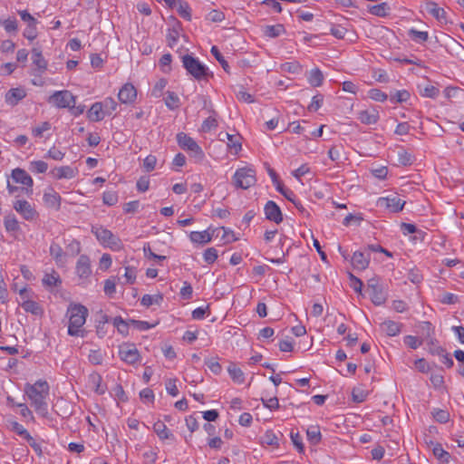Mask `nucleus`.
Returning a JSON list of instances; mask_svg holds the SVG:
<instances>
[{
  "instance_id": "338daca9",
  "label": "nucleus",
  "mask_w": 464,
  "mask_h": 464,
  "mask_svg": "<svg viewBox=\"0 0 464 464\" xmlns=\"http://www.w3.org/2000/svg\"><path fill=\"white\" fill-rule=\"evenodd\" d=\"M51 129V124L48 121L42 122L41 125L33 129L32 132L35 137H42L44 131Z\"/></svg>"
},
{
  "instance_id": "864d4df0",
  "label": "nucleus",
  "mask_w": 464,
  "mask_h": 464,
  "mask_svg": "<svg viewBox=\"0 0 464 464\" xmlns=\"http://www.w3.org/2000/svg\"><path fill=\"white\" fill-rule=\"evenodd\" d=\"M324 96L320 93L314 95L312 98L311 103L308 105V110L310 111H316L323 104Z\"/></svg>"
},
{
  "instance_id": "cd10ccee",
  "label": "nucleus",
  "mask_w": 464,
  "mask_h": 464,
  "mask_svg": "<svg viewBox=\"0 0 464 464\" xmlns=\"http://www.w3.org/2000/svg\"><path fill=\"white\" fill-rule=\"evenodd\" d=\"M227 372L234 382L241 384L245 382V374L236 363L231 362L227 367Z\"/></svg>"
},
{
  "instance_id": "6ab92c4d",
  "label": "nucleus",
  "mask_w": 464,
  "mask_h": 464,
  "mask_svg": "<svg viewBox=\"0 0 464 464\" xmlns=\"http://www.w3.org/2000/svg\"><path fill=\"white\" fill-rule=\"evenodd\" d=\"M379 118V112L374 108L363 110L358 112V120L366 125L375 124Z\"/></svg>"
},
{
  "instance_id": "4468645a",
  "label": "nucleus",
  "mask_w": 464,
  "mask_h": 464,
  "mask_svg": "<svg viewBox=\"0 0 464 464\" xmlns=\"http://www.w3.org/2000/svg\"><path fill=\"white\" fill-rule=\"evenodd\" d=\"M19 295H20L21 298L23 299V302L21 303V306L23 307V309L25 312L31 313L35 315H38L42 313V308L40 307L38 303L28 299L27 289L25 287L19 290Z\"/></svg>"
},
{
  "instance_id": "680f3d73",
  "label": "nucleus",
  "mask_w": 464,
  "mask_h": 464,
  "mask_svg": "<svg viewBox=\"0 0 464 464\" xmlns=\"http://www.w3.org/2000/svg\"><path fill=\"white\" fill-rule=\"evenodd\" d=\"M104 293L111 297L116 293V283L114 279L109 278L105 280Z\"/></svg>"
},
{
  "instance_id": "5fc2aeb1",
  "label": "nucleus",
  "mask_w": 464,
  "mask_h": 464,
  "mask_svg": "<svg viewBox=\"0 0 464 464\" xmlns=\"http://www.w3.org/2000/svg\"><path fill=\"white\" fill-rule=\"evenodd\" d=\"M352 395L353 401L360 403L366 400L368 392L361 388H354Z\"/></svg>"
},
{
  "instance_id": "bf43d9fd",
  "label": "nucleus",
  "mask_w": 464,
  "mask_h": 464,
  "mask_svg": "<svg viewBox=\"0 0 464 464\" xmlns=\"http://www.w3.org/2000/svg\"><path fill=\"white\" fill-rule=\"evenodd\" d=\"M398 161L400 164L407 166L412 163V156L406 150H401L398 152Z\"/></svg>"
},
{
  "instance_id": "8fccbe9b",
  "label": "nucleus",
  "mask_w": 464,
  "mask_h": 464,
  "mask_svg": "<svg viewBox=\"0 0 464 464\" xmlns=\"http://www.w3.org/2000/svg\"><path fill=\"white\" fill-rule=\"evenodd\" d=\"M88 359L92 364L100 365L102 363L103 356L100 350H91Z\"/></svg>"
},
{
  "instance_id": "39448f33",
  "label": "nucleus",
  "mask_w": 464,
  "mask_h": 464,
  "mask_svg": "<svg viewBox=\"0 0 464 464\" xmlns=\"http://www.w3.org/2000/svg\"><path fill=\"white\" fill-rule=\"evenodd\" d=\"M177 142L181 149L188 150L190 153V156L194 157L197 160H202L204 159L205 155L202 149L186 133H178Z\"/></svg>"
},
{
  "instance_id": "473e14b6",
  "label": "nucleus",
  "mask_w": 464,
  "mask_h": 464,
  "mask_svg": "<svg viewBox=\"0 0 464 464\" xmlns=\"http://www.w3.org/2000/svg\"><path fill=\"white\" fill-rule=\"evenodd\" d=\"M307 440L313 445H317L322 440V434L319 427L312 426L306 430Z\"/></svg>"
},
{
  "instance_id": "f257e3e1",
  "label": "nucleus",
  "mask_w": 464,
  "mask_h": 464,
  "mask_svg": "<svg viewBox=\"0 0 464 464\" xmlns=\"http://www.w3.org/2000/svg\"><path fill=\"white\" fill-rule=\"evenodd\" d=\"M49 392L48 382L43 380H38L33 384L26 383L24 386V392L31 401V406L43 417H46L48 414Z\"/></svg>"
},
{
  "instance_id": "f03ea898",
  "label": "nucleus",
  "mask_w": 464,
  "mask_h": 464,
  "mask_svg": "<svg viewBox=\"0 0 464 464\" xmlns=\"http://www.w3.org/2000/svg\"><path fill=\"white\" fill-rule=\"evenodd\" d=\"M66 315L69 317L68 334L71 336H83V324L88 316V309L80 304H71Z\"/></svg>"
},
{
  "instance_id": "774afa93",
  "label": "nucleus",
  "mask_w": 464,
  "mask_h": 464,
  "mask_svg": "<svg viewBox=\"0 0 464 464\" xmlns=\"http://www.w3.org/2000/svg\"><path fill=\"white\" fill-rule=\"evenodd\" d=\"M3 25L6 32L14 33L17 31V21L14 18H7L4 21Z\"/></svg>"
},
{
  "instance_id": "a878e982",
  "label": "nucleus",
  "mask_w": 464,
  "mask_h": 464,
  "mask_svg": "<svg viewBox=\"0 0 464 464\" xmlns=\"http://www.w3.org/2000/svg\"><path fill=\"white\" fill-rule=\"evenodd\" d=\"M260 442L263 446H272L274 448L279 447V438L272 430H268L265 432V434L260 438Z\"/></svg>"
},
{
  "instance_id": "1a4fd4ad",
  "label": "nucleus",
  "mask_w": 464,
  "mask_h": 464,
  "mask_svg": "<svg viewBox=\"0 0 464 464\" xmlns=\"http://www.w3.org/2000/svg\"><path fill=\"white\" fill-rule=\"evenodd\" d=\"M13 208L27 221H33L38 218V213L35 208L24 199H19L14 202Z\"/></svg>"
},
{
  "instance_id": "2eb2a0df",
  "label": "nucleus",
  "mask_w": 464,
  "mask_h": 464,
  "mask_svg": "<svg viewBox=\"0 0 464 464\" xmlns=\"http://www.w3.org/2000/svg\"><path fill=\"white\" fill-rule=\"evenodd\" d=\"M266 218L276 224L283 221V214L280 208L272 200H269L265 206Z\"/></svg>"
},
{
  "instance_id": "dca6fc26",
  "label": "nucleus",
  "mask_w": 464,
  "mask_h": 464,
  "mask_svg": "<svg viewBox=\"0 0 464 464\" xmlns=\"http://www.w3.org/2000/svg\"><path fill=\"white\" fill-rule=\"evenodd\" d=\"M137 97V91L131 83L124 84L118 93V98L122 103H131Z\"/></svg>"
},
{
  "instance_id": "4d7b16f0",
  "label": "nucleus",
  "mask_w": 464,
  "mask_h": 464,
  "mask_svg": "<svg viewBox=\"0 0 464 464\" xmlns=\"http://www.w3.org/2000/svg\"><path fill=\"white\" fill-rule=\"evenodd\" d=\"M290 437L294 446L297 449L298 452L303 453L304 450V447L302 441L301 435L298 432H291Z\"/></svg>"
},
{
  "instance_id": "9d476101",
  "label": "nucleus",
  "mask_w": 464,
  "mask_h": 464,
  "mask_svg": "<svg viewBox=\"0 0 464 464\" xmlns=\"http://www.w3.org/2000/svg\"><path fill=\"white\" fill-rule=\"evenodd\" d=\"M11 177L15 183H19L24 186L25 193L28 196L32 195L34 180L24 169L20 168L13 169Z\"/></svg>"
},
{
  "instance_id": "72a5a7b5",
  "label": "nucleus",
  "mask_w": 464,
  "mask_h": 464,
  "mask_svg": "<svg viewBox=\"0 0 464 464\" xmlns=\"http://www.w3.org/2000/svg\"><path fill=\"white\" fill-rule=\"evenodd\" d=\"M369 11L372 14L384 17L389 14L390 6L387 3H381L378 5H374L370 6Z\"/></svg>"
},
{
  "instance_id": "0eeeda50",
  "label": "nucleus",
  "mask_w": 464,
  "mask_h": 464,
  "mask_svg": "<svg viewBox=\"0 0 464 464\" xmlns=\"http://www.w3.org/2000/svg\"><path fill=\"white\" fill-rule=\"evenodd\" d=\"M48 102L57 108H71L76 103V97L67 90L56 91L49 97Z\"/></svg>"
},
{
  "instance_id": "e2e57ef3",
  "label": "nucleus",
  "mask_w": 464,
  "mask_h": 464,
  "mask_svg": "<svg viewBox=\"0 0 464 464\" xmlns=\"http://www.w3.org/2000/svg\"><path fill=\"white\" fill-rule=\"evenodd\" d=\"M157 164V158L154 155H149L143 161V167L147 172L152 171Z\"/></svg>"
},
{
  "instance_id": "c85d7f7f",
  "label": "nucleus",
  "mask_w": 464,
  "mask_h": 464,
  "mask_svg": "<svg viewBox=\"0 0 464 464\" xmlns=\"http://www.w3.org/2000/svg\"><path fill=\"white\" fill-rule=\"evenodd\" d=\"M153 430L160 440L173 439L174 437L164 422L160 420L154 423Z\"/></svg>"
},
{
  "instance_id": "5701e85b",
  "label": "nucleus",
  "mask_w": 464,
  "mask_h": 464,
  "mask_svg": "<svg viewBox=\"0 0 464 464\" xmlns=\"http://www.w3.org/2000/svg\"><path fill=\"white\" fill-rule=\"evenodd\" d=\"M402 324L392 320H386L381 324V329L388 336H396L401 333Z\"/></svg>"
},
{
  "instance_id": "0e129e2a",
  "label": "nucleus",
  "mask_w": 464,
  "mask_h": 464,
  "mask_svg": "<svg viewBox=\"0 0 464 464\" xmlns=\"http://www.w3.org/2000/svg\"><path fill=\"white\" fill-rule=\"evenodd\" d=\"M404 343L411 349H417L422 344V341L419 340L415 336L406 335L404 337Z\"/></svg>"
},
{
  "instance_id": "f3484780",
  "label": "nucleus",
  "mask_w": 464,
  "mask_h": 464,
  "mask_svg": "<svg viewBox=\"0 0 464 464\" xmlns=\"http://www.w3.org/2000/svg\"><path fill=\"white\" fill-rule=\"evenodd\" d=\"M43 199L48 208L58 210L61 207V197L53 188L44 191Z\"/></svg>"
},
{
  "instance_id": "ea45409f",
  "label": "nucleus",
  "mask_w": 464,
  "mask_h": 464,
  "mask_svg": "<svg viewBox=\"0 0 464 464\" xmlns=\"http://www.w3.org/2000/svg\"><path fill=\"white\" fill-rule=\"evenodd\" d=\"M165 104L169 110H175L179 107V98L173 92H168L165 98Z\"/></svg>"
},
{
  "instance_id": "37998d69",
  "label": "nucleus",
  "mask_w": 464,
  "mask_h": 464,
  "mask_svg": "<svg viewBox=\"0 0 464 464\" xmlns=\"http://www.w3.org/2000/svg\"><path fill=\"white\" fill-rule=\"evenodd\" d=\"M281 70L285 72L297 74L301 72L302 67L297 62L285 63L281 65Z\"/></svg>"
},
{
  "instance_id": "4c0bfd02",
  "label": "nucleus",
  "mask_w": 464,
  "mask_h": 464,
  "mask_svg": "<svg viewBox=\"0 0 464 464\" xmlns=\"http://www.w3.org/2000/svg\"><path fill=\"white\" fill-rule=\"evenodd\" d=\"M50 255L57 264L63 263V250L60 245L53 242L50 246Z\"/></svg>"
},
{
  "instance_id": "20e7f679",
  "label": "nucleus",
  "mask_w": 464,
  "mask_h": 464,
  "mask_svg": "<svg viewBox=\"0 0 464 464\" xmlns=\"http://www.w3.org/2000/svg\"><path fill=\"white\" fill-rule=\"evenodd\" d=\"M92 232L104 246H108L113 250H119L121 247V239L111 230L103 227H92Z\"/></svg>"
},
{
  "instance_id": "7c9ffc66",
  "label": "nucleus",
  "mask_w": 464,
  "mask_h": 464,
  "mask_svg": "<svg viewBox=\"0 0 464 464\" xmlns=\"http://www.w3.org/2000/svg\"><path fill=\"white\" fill-rule=\"evenodd\" d=\"M89 380L96 393L102 395L105 392L106 386L102 385V378L99 373L91 374Z\"/></svg>"
},
{
  "instance_id": "2f4dec72",
  "label": "nucleus",
  "mask_w": 464,
  "mask_h": 464,
  "mask_svg": "<svg viewBox=\"0 0 464 464\" xmlns=\"http://www.w3.org/2000/svg\"><path fill=\"white\" fill-rule=\"evenodd\" d=\"M189 237L193 243L206 244L211 241V236L208 231H193L190 233Z\"/></svg>"
},
{
  "instance_id": "a18cd8bd",
  "label": "nucleus",
  "mask_w": 464,
  "mask_h": 464,
  "mask_svg": "<svg viewBox=\"0 0 464 464\" xmlns=\"http://www.w3.org/2000/svg\"><path fill=\"white\" fill-rule=\"evenodd\" d=\"M48 169V164L44 160H34L30 163L29 169L35 173H44Z\"/></svg>"
},
{
  "instance_id": "c756f323",
  "label": "nucleus",
  "mask_w": 464,
  "mask_h": 464,
  "mask_svg": "<svg viewBox=\"0 0 464 464\" xmlns=\"http://www.w3.org/2000/svg\"><path fill=\"white\" fill-rule=\"evenodd\" d=\"M42 283L45 287L60 286L62 280L57 272L53 271L50 274H45L42 279Z\"/></svg>"
},
{
  "instance_id": "c9c22d12",
  "label": "nucleus",
  "mask_w": 464,
  "mask_h": 464,
  "mask_svg": "<svg viewBox=\"0 0 464 464\" xmlns=\"http://www.w3.org/2000/svg\"><path fill=\"white\" fill-rule=\"evenodd\" d=\"M227 139V147L230 150H234V154H237L241 150L240 137L237 135H231L228 133L225 134Z\"/></svg>"
},
{
  "instance_id": "ddd939ff",
  "label": "nucleus",
  "mask_w": 464,
  "mask_h": 464,
  "mask_svg": "<svg viewBox=\"0 0 464 464\" xmlns=\"http://www.w3.org/2000/svg\"><path fill=\"white\" fill-rule=\"evenodd\" d=\"M32 61L34 68L33 69L34 76H41L47 69V61L44 58L42 51L39 48L32 50Z\"/></svg>"
},
{
  "instance_id": "f8f14e48",
  "label": "nucleus",
  "mask_w": 464,
  "mask_h": 464,
  "mask_svg": "<svg viewBox=\"0 0 464 464\" xmlns=\"http://www.w3.org/2000/svg\"><path fill=\"white\" fill-rule=\"evenodd\" d=\"M75 271L79 278L82 280V284L90 277L92 274L91 261L86 255L80 256L76 263Z\"/></svg>"
},
{
  "instance_id": "a19ab883",
  "label": "nucleus",
  "mask_w": 464,
  "mask_h": 464,
  "mask_svg": "<svg viewBox=\"0 0 464 464\" xmlns=\"http://www.w3.org/2000/svg\"><path fill=\"white\" fill-rule=\"evenodd\" d=\"M368 294L374 304L380 305L385 301V296L381 287L373 288V290L368 292Z\"/></svg>"
},
{
  "instance_id": "09e8293b",
  "label": "nucleus",
  "mask_w": 464,
  "mask_h": 464,
  "mask_svg": "<svg viewBox=\"0 0 464 464\" xmlns=\"http://www.w3.org/2000/svg\"><path fill=\"white\" fill-rule=\"evenodd\" d=\"M102 200L107 206H114L118 202V194L115 191H105L102 195Z\"/></svg>"
},
{
  "instance_id": "4be33fe9",
  "label": "nucleus",
  "mask_w": 464,
  "mask_h": 464,
  "mask_svg": "<svg viewBox=\"0 0 464 464\" xmlns=\"http://www.w3.org/2000/svg\"><path fill=\"white\" fill-rule=\"evenodd\" d=\"M4 226L8 233H11L14 237L16 234L21 231L19 222L14 215H6L4 218Z\"/></svg>"
},
{
  "instance_id": "6e6552de",
  "label": "nucleus",
  "mask_w": 464,
  "mask_h": 464,
  "mask_svg": "<svg viewBox=\"0 0 464 464\" xmlns=\"http://www.w3.org/2000/svg\"><path fill=\"white\" fill-rule=\"evenodd\" d=\"M376 205L380 208L386 209L392 213H397L402 210L405 201L397 196H387L379 198Z\"/></svg>"
},
{
  "instance_id": "58836bf2",
  "label": "nucleus",
  "mask_w": 464,
  "mask_h": 464,
  "mask_svg": "<svg viewBox=\"0 0 464 464\" xmlns=\"http://www.w3.org/2000/svg\"><path fill=\"white\" fill-rule=\"evenodd\" d=\"M409 36L417 43H423L429 39L428 32L418 31L416 29H410L408 33Z\"/></svg>"
},
{
  "instance_id": "79ce46f5",
  "label": "nucleus",
  "mask_w": 464,
  "mask_h": 464,
  "mask_svg": "<svg viewBox=\"0 0 464 464\" xmlns=\"http://www.w3.org/2000/svg\"><path fill=\"white\" fill-rule=\"evenodd\" d=\"M411 97V94L408 91L406 90H401V91H396L394 92V94L391 95V102H399V103H401V102H407Z\"/></svg>"
},
{
  "instance_id": "423d86ee",
  "label": "nucleus",
  "mask_w": 464,
  "mask_h": 464,
  "mask_svg": "<svg viewBox=\"0 0 464 464\" xmlns=\"http://www.w3.org/2000/svg\"><path fill=\"white\" fill-rule=\"evenodd\" d=\"M234 184L237 188L246 189L256 182V171L251 168L238 169L234 174Z\"/></svg>"
},
{
  "instance_id": "393cba45",
  "label": "nucleus",
  "mask_w": 464,
  "mask_h": 464,
  "mask_svg": "<svg viewBox=\"0 0 464 464\" xmlns=\"http://www.w3.org/2000/svg\"><path fill=\"white\" fill-rule=\"evenodd\" d=\"M76 170L70 166H62L53 169L52 174L54 178L61 179H72L76 176Z\"/></svg>"
},
{
  "instance_id": "69168bd1",
  "label": "nucleus",
  "mask_w": 464,
  "mask_h": 464,
  "mask_svg": "<svg viewBox=\"0 0 464 464\" xmlns=\"http://www.w3.org/2000/svg\"><path fill=\"white\" fill-rule=\"evenodd\" d=\"M176 382H177L176 379H169L166 382V390H167L168 393L173 397H176L179 394V390L176 385Z\"/></svg>"
},
{
  "instance_id": "6e6d98bb",
  "label": "nucleus",
  "mask_w": 464,
  "mask_h": 464,
  "mask_svg": "<svg viewBox=\"0 0 464 464\" xmlns=\"http://www.w3.org/2000/svg\"><path fill=\"white\" fill-rule=\"evenodd\" d=\"M218 258V251L215 247H209L204 252V260L208 264H213Z\"/></svg>"
},
{
  "instance_id": "aec40b11",
  "label": "nucleus",
  "mask_w": 464,
  "mask_h": 464,
  "mask_svg": "<svg viewBox=\"0 0 464 464\" xmlns=\"http://www.w3.org/2000/svg\"><path fill=\"white\" fill-rule=\"evenodd\" d=\"M426 11L431 14L440 23H447V14L445 10L440 7L435 2H428L425 5Z\"/></svg>"
},
{
  "instance_id": "412c9836",
  "label": "nucleus",
  "mask_w": 464,
  "mask_h": 464,
  "mask_svg": "<svg viewBox=\"0 0 464 464\" xmlns=\"http://www.w3.org/2000/svg\"><path fill=\"white\" fill-rule=\"evenodd\" d=\"M26 96V92L23 88H13L5 94L6 103L14 106L16 105L21 100Z\"/></svg>"
},
{
  "instance_id": "9b49d317",
  "label": "nucleus",
  "mask_w": 464,
  "mask_h": 464,
  "mask_svg": "<svg viewBox=\"0 0 464 464\" xmlns=\"http://www.w3.org/2000/svg\"><path fill=\"white\" fill-rule=\"evenodd\" d=\"M120 357L129 364H134L140 360V353L134 344H123L120 346Z\"/></svg>"
},
{
  "instance_id": "052dcab7",
  "label": "nucleus",
  "mask_w": 464,
  "mask_h": 464,
  "mask_svg": "<svg viewBox=\"0 0 464 464\" xmlns=\"http://www.w3.org/2000/svg\"><path fill=\"white\" fill-rule=\"evenodd\" d=\"M433 454L440 460L449 461L450 454L446 450L442 449V447L440 444H437L433 448Z\"/></svg>"
},
{
  "instance_id": "7ed1b4c3",
  "label": "nucleus",
  "mask_w": 464,
  "mask_h": 464,
  "mask_svg": "<svg viewBox=\"0 0 464 464\" xmlns=\"http://www.w3.org/2000/svg\"><path fill=\"white\" fill-rule=\"evenodd\" d=\"M181 60L183 67L188 73L193 76L197 81L207 80L208 76H212L208 68L192 55L185 54L181 57Z\"/></svg>"
},
{
  "instance_id": "13d9d810",
  "label": "nucleus",
  "mask_w": 464,
  "mask_h": 464,
  "mask_svg": "<svg viewBox=\"0 0 464 464\" xmlns=\"http://www.w3.org/2000/svg\"><path fill=\"white\" fill-rule=\"evenodd\" d=\"M218 127V121L214 117H208L207 118L202 125H201V130L203 132H208L212 129H215Z\"/></svg>"
},
{
  "instance_id": "bb28decb",
  "label": "nucleus",
  "mask_w": 464,
  "mask_h": 464,
  "mask_svg": "<svg viewBox=\"0 0 464 464\" xmlns=\"http://www.w3.org/2000/svg\"><path fill=\"white\" fill-rule=\"evenodd\" d=\"M307 81L313 87H319L323 84L324 74L319 68H314L307 73Z\"/></svg>"
},
{
  "instance_id": "de8ad7c7",
  "label": "nucleus",
  "mask_w": 464,
  "mask_h": 464,
  "mask_svg": "<svg viewBox=\"0 0 464 464\" xmlns=\"http://www.w3.org/2000/svg\"><path fill=\"white\" fill-rule=\"evenodd\" d=\"M420 92L424 97L436 98L440 93V90L431 84H428Z\"/></svg>"
},
{
  "instance_id": "b1692460",
  "label": "nucleus",
  "mask_w": 464,
  "mask_h": 464,
  "mask_svg": "<svg viewBox=\"0 0 464 464\" xmlns=\"http://www.w3.org/2000/svg\"><path fill=\"white\" fill-rule=\"evenodd\" d=\"M105 115L102 102H94L88 111V118L92 121H100Z\"/></svg>"
},
{
  "instance_id": "c03bdc74",
  "label": "nucleus",
  "mask_w": 464,
  "mask_h": 464,
  "mask_svg": "<svg viewBox=\"0 0 464 464\" xmlns=\"http://www.w3.org/2000/svg\"><path fill=\"white\" fill-rule=\"evenodd\" d=\"M211 53L212 55L217 59V61L220 63L222 68L227 72H229V65L228 63L225 60L224 56L219 52L218 48L217 46H212L211 48Z\"/></svg>"
},
{
  "instance_id": "f704fd0d",
  "label": "nucleus",
  "mask_w": 464,
  "mask_h": 464,
  "mask_svg": "<svg viewBox=\"0 0 464 464\" xmlns=\"http://www.w3.org/2000/svg\"><path fill=\"white\" fill-rule=\"evenodd\" d=\"M285 32V28L282 24L266 25L264 27V34L268 37H277Z\"/></svg>"
},
{
  "instance_id": "603ef678",
  "label": "nucleus",
  "mask_w": 464,
  "mask_h": 464,
  "mask_svg": "<svg viewBox=\"0 0 464 464\" xmlns=\"http://www.w3.org/2000/svg\"><path fill=\"white\" fill-rule=\"evenodd\" d=\"M102 104L103 105V110L105 114H111L117 108V102L113 98H106Z\"/></svg>"
},
{
  "instance_id": "49530a36",
  "label": "nucleus",
  "mask_w": 464,
  "mask_h": 464,
  "mask_svg": "<svg viewBox=\"0 0 464 464\" xmlns=\"http://www.w3.org/2000/svg\"><path fill=\"white\" fill-rule=\"evenodd\" d=\"M113 325L118 329V331L121 334H128L129 332V323L124 321L121 316L115 317L113 319Z\"/></svg>"
},
{
  "instance_id": "e433bc0d",
  "label": "nucleus",
  "mask_w": 464,
  "mask_h": 464,
  "mask_svg": "<svg viewBox=\"0 0 464 464\" xmlns=\"http://www.w3.org/2000/svg\"><path fill=\"white\" fill-rule=\"evenodd\" d=\"M175 7H177L179 14L182 18H184L188 21H189L191 19L190 8H189V5L188 3H186L182 0H178V4Z\"/></svg>"
},
{
  "instance_id": "a211bd4d",
  "label": "nucleus",
  "mask_w": 464,
  "mask_h": 464,
  "mask_svg": "<svg viewBox=\"0 0 464 464\" xmlns=\"http://www.w3.org/2000/svg\"><path fill=\"white\" fill-rule=\"evenodd\" d=\"M370 263V255L362 251H355L352 257V264L355 269L364 270Z\"/></svg>"
},
{
  "instance_id": "3c124183",
  "label": "nucleus",
  "mask_w": 464,
  "mask_h": 464,
  "mask_svg": "<svg viewBox=\"0 0 464 464\" xmlns=\"http://www.w3.org/2000/svg\"><path fill=\"white\" fill-rule=\"evenodd\" d=\"M330 32L334 37L338 39H344L348 33V29L341 24H334L331 27Z\"/></svg>"
}]
</instances>
